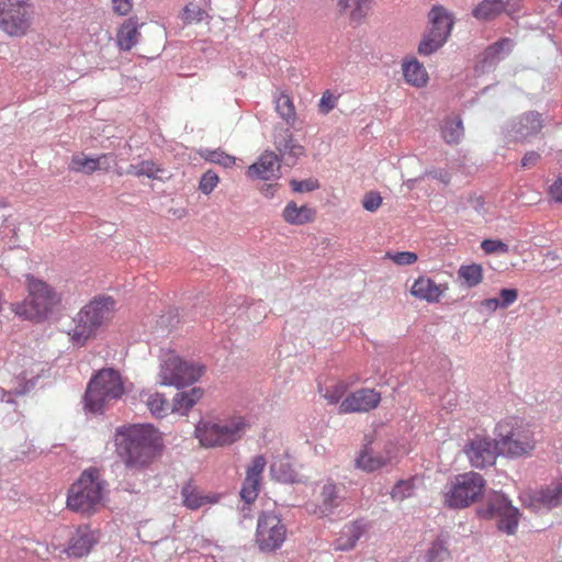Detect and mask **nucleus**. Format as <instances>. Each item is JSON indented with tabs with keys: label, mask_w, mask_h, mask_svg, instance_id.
<instances>
[{
	"label": "nucleus",
	"mask_w": 562,
	"mask_h": 562,
	"mask_svg": "<svg viewBox=\"0 0 562 562\" xmlns=\"http://www.w3.org/2000/svg\"><path fill=\"white\" fill-rule=\"evenodd\" d=\"M206 160L213 164H218L225 168H229L235 165V157L221 150L210 151L206 156Z\"/></svg>",
	"instance_id": "obj_48"
},
{
	"label": "nucleus",
	"mask_w": 562,
	"mask_h": 562,
	"mask_svg": "<svg viewBox=\"0 0 562 562\" xmlns=\"http://www.w3.org/2000/svg\"><path fill=\"white\" fill-rule=\"evenodd\" d=\"M519 499L525 507L533 512L558 507L562 504V481L552 483L546 488L524 492Z\"/></svg>",
	"instance_id": "obj_14"
},
{
	"label": "nucleus",
	"mask_w": 562,
	"mask_h": 562,
	"mask_svg": "<svg viewBox=\"0 0 562 562\" xmlns=\"http://www.w3.org/2000/svg\"><path fill=\"white\" fill-rule=\"evenodd\" d=\"M205 373V367L200 362L187 361L177 352H164L159 366V383L166 386L182 389L199 381Z\"/></svg>",
	"instance_id": "obj_8"
},
{
	"label": "nucleus",
	"mask_w": 562,
	"mask_h": 562,
	"mask_svg": "<svg viewBox=\"0 0 562 562\" xmlns=\"http://www.w3.org/2000/svg\"><path fill=\"white\" fill-rule=\"evenodd\" d=\"M249 429V419L234 413L223 418H202L195 426L194 436L203 448H226L240 441Z\"/></svg>",
	"instance_id": "obj_3"
},
{
	"label": "nucleus",
	"mask_w": 562,
	"mask_h": 562,
	"mask_svg": "<svg viewBox=\"0 0 562 562\" xmlns=\"http://www.w3.org/2000/svg\"><path fill=\"white\" fill-rule=\"evenodd\" d=\"M182 505L191 510H196L204 505L216 504L221 496L214 493H204L192 482H188L181 490Z\"/></svg>",
	"instance_id": "obj_21"
},
{
	"label": "nucleus",
	"mask_w": 562,
	"mask_h": 562,
	"mask_svg": "<svg viewBox=\"0 0 562 562\" xmlns=\"http://www.w3.org/2000/svg\"><path fill=\"white\" fill-rule=\"evenodd\" d=\"M477 513L484 519H495L499 531L508 536L517 532L520 513L504 494L491 493Z\"/></svg>",
	"instance_id": "obj_10"
},
{
	"label": "nucleus",
	"mask_w": 562,
	"mask_h": 562,
	"mask_svg": "<svg viewBox=\"0 0 562 562\" xmlns=\"http://www.w3.org/2000/svg\"><path fill=\"white\" fill-rule=\"evenodd\" d=\"M126 172L135 177L160 179L159 173L162 172V169L154 160H142L138 164L131 165Z\"/></svg>",
	"instance_id": "obj_37"
},
{
	"label": "nucleus",
	"mask_w": 562,
	"mask_h": 562,
	"mask_svg": "<svg viewBox=\"0 0 562 562\" xmlns=\"http://www.w3.org/2000/svg\"><path fill=\"white\" fill-rule=\"evenodd\" d=\"M116 302L112 296L98 295L85 304L72 318L74 326L67 334L74 345L85 346L109 325L115 313Z\"/></svg>",
	"instance_id": "obj_2"
},
{
	"label": "nucleus",
	"mask_w": 562,
	"mask_h": 562,
	"mask_svg": "<svg viewBox=\"0 0 562 562\" xmlns=\"http://www.w3.org/2000/svg\"><path fill=\"white\" fill-rule=\"evenodd\" d=\"M395 447L392 443L385 446L383 452L373 454L369 447H364L356 459V467L364 472H373L390 464L395 458Z\"/></svg>",
	"instance_id": "obj_18"
},
{
	"label": "nucleus",
	"mask_w": 562,
	"mask_h": 562,
	"mask_svg": "<svg viewBox=\"0 0 562 562\" xmlns=\"http://www.w3.org/2000/svg\"><path fill=\"white\" fill-rule=\"evenodd\" d=\"M548 194L551 200L562 203V176L558 177L549 187Z\"/></svg>",
	"instance_id": "obj_56"
},
{
	"label": "nucleus",
	"mask_w": 562,
	"mask_h": 562,
	"mask_svg": "<svg viewBox=\"0 0 562 562\" xmlns=\"http://www.w3.org/2000/svg\"><path fill=\"white\" fill-rule=\"evenodd\" d=\"M458 277L469 288H474L483 280V268L477 263L463 265L458 270Z\"/></svg>",
	"instance_id": "obj_38"
},
{
	"label": "nucleus",
	"mask_w": 562,
	"mask_h": 562,
	"mask_svg": "<svg viewBox=\"0 0 562 562\" xmlns=\"http://www.w3.org/2000/svg\"><path fill=\"white\" fill-rule=\"evenodd\" d=\"M115 445L126 469L142 471L162 452V434L151 424H133L116 429Z\"/></svg>",
	"instance_id": "obj_1"
},
{
	"label": "nucleus",
	"mask_w": 562,
	"mask_h": 562,
	"mask_svg": "<svg viewBox=\"0 0 562 562\" xmlns=\"http://www.w3.org/2000/svg\"><path fill=\"white\" fill-rule=\"evenodd\" d=\"M469 203L475 212L486 217L487 220L496 217V206L494 203L486 201L484 196L477 194L471 195Z\"/></svg>",
	"instance_id": "obj_40"
},
{
	"label": "nucleus",
	"mask_w": 562,
	"mask_h": 562,
	"mask_svg": "<svg viewBox=\"0 0 562 562\" xmlns=\"http://www.w3.org/2000/svg\"><path fill=\"white\" fill-rule=\"evenodd\" d=\"M267 465V460L263 456H256L252 458L250 464L247 468L246 471V477L261 482L262 472Z\"/></svg>",
	"instance_id": "obj_43"
},
{
	"label": "nucleus",
	"mask_w": 562,
	"mask_h": 562,
	"mask_svg": "<svg viewBox=\"0 0 562 562\" xmlns=\"http://www.w3.org/2000/svg\"><path fill=\"white\" fill-rule=\"evenodd\" d=\"M362 533L363 528L360 524L351 522L347 525L342 531V536L339 537L335 543V550L348 551L353 549Z\"/></svg>",
	"instance_id": "obj_34"
},
{
	"label": "nucleus",
	"mask_w": 562,
	"mask_h": 562,
	"mask_svg": "<svg viewBox=\"0 0 562 562\" xmlns=\"http://www.w3.org/2000/svg\"><path fill=\"white\" fill-rule=\"evenodd\" d=\"M260 482L245 477L240 491V497L247 503L251 504L256 501L259 493Z\"/></svg>",
	"instance_id": "obj_46"
},
{
	"label": "nucleus",
	"mask_w": 562,
	"mask_h": 562,
	"mask_svg": "<svg viewBox=\"0 0 562 562\" xmlns=\"http://www.w3.org/2000/svg\"><path fill=\"white\" fill-rule=\"evenodd\" d=\"M99 541V532L88 525L79 526L69 539L66 552L69 557L82 558L90 553Z\"/></svg>",
	"instance_id": "obj_17"
},
{
	"label": "nucleus",
	"mask_w": 562,
	"mask_h": 562,
	"mask_svg": "<svg viewBox=\"0 0 562 562\" xmlns=\"http://www.w3.org/2000/svg\"><path fill=\"white\" fill-rule=\"evenodd\" d=\"M464 453L474 468L482 469L492 465L497 454H501L497 438L492 439L488 436L475 435L465 445Z\"/></svg>",
	"instance_id": "obj_13"
},
{
	"label": "nucleus",
	"mask_w": 562,
	"mask_h": 562,
	"mask_svg": "<svg viewBox=\"0 0 562 562\" xmlns=\"http://www.w3.org/2000/svg\"><path fill=\"white\" fill-rule=\"evenodd\" d=\"M499 453L507 458H524L536 448L535 434L530 426L517 417H507L495 426Z\"/></svg>",
	"instance_id": "obj_7"
},
{
	"label": "nucleus",
	"mask_w": 562,
	"mask_h": 562,
	"mask_svg": "<svg viewBox=\"0 0 562 562\" xmlns=\"http://www.w3.org/2000/svg\"><path fill=\"white\" fill-rule=\"evenodd\" d=\"M274 145L280 155L284 158H293L295 160L305 155L304 146L294 139L289 130H285L283 134L274 137Z\"/></svg>",
	"instance_id": "obj_29"
},
{
	"label": "nucleus",
	"mask_w": 562,
	"mask_h": 562,
	"mask_svg": "<svg viewBox=\"0 0 562 562\" xmlns=\"http://www.w3.org/2000/svg\"><path fill=\"white\" fill-rule=\"evenodd\" d=\"M125 394L122 374L113 368H103L90 378L85 393V408L102 414Z\"/></svg>",
	"instance_id": "obj_5"
},
{
	"label": "nucleus",
	"mask_w": 562,
	"mask_h": 562,
	"mask_svg": "<svg viewBox=\"0 0 562 562\" xmlns=\"http://www.w3.org/2000/svg\"><path fill=\"white\" fill-rule=\"evenodd\" d=\"M204 395L202 387L194 386L188 391L175 394L171 403L172 414L187 416Z\"/></svg>",
	"instance_id": "obj_25"
},
{
	"label": "nucleus",
	"mask_w": 562,
	"mask_h": 562,
	"mask_svg": "<svg viewBox=\"0 0 562 562\" xmlns=\"http://www.w3.org/2000/svg\"><path fill=\"white\" fill-rule=\"evenodd\" d=\"M481 306L490 312L496 311L499 306V300L498 299H485L481 302Z\"/></svg>",
	"instance_id": "obj_59"
},
{
	"label": "nucleus",
	"mask_w": 562,
	"mask_h": 562,
	"mask_svg": "<svg viewBox=\"0 0 562 562\" xmlns=\"http://www.w3.org/2000/svg\"><path fill=\"white\" fill-rule=\"evenodd\" d=\"M464 134L462 120L459 115L445 119L441 126V136L449 145H457L460 143Z\"/></svg>",
	"instance_id": "obj_33"
},
{
	"label": "nucleus",
	"mask_w": 562,
	"mask_h": 562,
	"mask_svg": "<svg viewBox=\"0 0 562 562\" xmlns=\"http://www.w3.org/2000/svg\"><path fill=\"white\" fill-rule=\"evenodd\" d=\"M415 479L398 481L391 492V498L396 502H403L406 498L413 497L415 494Z\"/></svg>",
	"instance_id": "obj_41"
},
{
	"label": "nucleus",
	"mask_w": 562,
	"mask_h": 562,
	"mask_svg": "<svg viewBox=\"0 0 562 562\" xmlns=\"http://www.w3.org/2000/svg\"><path fill=\"white\" fill-rule=\"evenodd\" d=\"M481 248L485 254H507L509 251L508 245L497 239H484L481 243Z\"/></svg>",
	"instance_id": "obj_50"
},
{
	"label": "nucleus",
	"mask_w": 562,
	"mask_h": 562,
	"mask_svg": "<svg viewBox=\"0 0 562 562\" xmlns=\"http://www.w3.org/2000/svg\"><path fill=\"white\" fill-rule=\"evenodd\" d=\"M429 21L428 32L448 40L454 23L452 15L443 7L435 5L429 12Z\"/></svg>",
	"instance_id": "obj_26"
},
{
	"label": "nucleus",
	"mask_w": 562,
	"mask_h": 562,
	"mask_svg": "<svg viewBox=\"0 0 562 562\" xmlns=\"http://www.w3.org/2000/svg\"><path fill=\"white\" fill-rule=\"evenodd\" d=\"M513 47L514 41L512 38H501L499 41L486 47L483 53V63L492 65L504 59L507 55L510 54Z\"/></svg>",
	"instance_id": "obj_32"
},
{
	"label": "nucleus",
	"mask_w": 562,
	"mask_h": 562,
	"mask_svg": "<svg viewBox=\"0 0 562 562\" xmlns=\"http://www.w3.org/2000/svg\"><path fill=\"white\" fill-rule=\"evenodd\" d=\"M499 306L506 308L514 304L518 299V291L516 289H502L499 292Z\"/></svg>",
	"instance_id": "obj_54"
},
{
	"label": "nucleus",
	"mask_w": 562,
	"mask_h": 562,
	"mask_svg": "<svg viewBox=\"0 0 562 562\" xmlns=\"http://www.w3.org/2000/svg\"><path fill=\"white\" fill-rule=\"evenodd\" d=\"M286 539V527L281 518L272 513H262L257 522L256 543L261 551L279 549Z\"/></svg>",
	"instance_id": "obj_12"
},
{
	"label": "nucleus",
	"mask_w": 562,
	"mask_h": 562,
	"mask_svg": "<svg viewBox=\"0 0 562 562\" xmlns=\"http://www.w3.org/2000/svg\"><path fill=\"white\" fill-rule=\"evenodd\" d=\"M426 175L436 180H439L440 182H442L445 184H448L451 181V175L449 173L448 170H445V169L427 170Z\"/></svg>",
	"instance_id": "obj_57"
},
{
	"label": "nucleus",
	"mask_w": 562,
	"mask_h": 562,
	"mask_svg": "<svg viewBox=\"0 0 562 562\" xmlns=\"http://www.w3.org/2000/svg\"><path fill=\"white\" fill-rule=\"evenodd\" d=\"M316 211L307 205L299 206L295 202H289L282 212L284 222L291 225H304L314 221Z\"/></svg>",
	"instance_id": "obj_28"
},
{
	"label": "nucleus",
	"mask_w": 562,
	"mask_h": 562,
	"mask_svg": "<svg viewBox=\"0 0 562 562\" xmlns=\"http://www.w3.org/2000/svg\"><path fill=\"white\" fill-rule=\"evenodd\" d=\"M386 257L398 266H411L418 259L417 255L412 251L387 252Z\"/></svg>",
	"instance_id": "obj_47"
},
{
	"label": "nucleus",
	"mask_w": 562,
	"mask_h": 562,
	"mask_svg": "<svg viewBox=\"0 0 562 562\" xmlns=\"http://www.w3.org/2000/svg\"><path fill=\"white\" fill-rule=\"evenodd\" d=\"M402 72L405 82L412 87L424 88L428 85L429 75L425 66L415 57L403 59Z\"/></svg>",
	"instance_id": "obj_24"
},
{
	"label": "nucleus",
	"mask_w": 562,
	"mask_h": 562,
	"mask_svg": "<svg viewBox=\"0 0 562 562\" xmlns=\"http://www.w3.org/2000/svg\"><path fill=\"white\" fill-rule=\"evenodd\" d=\"M450 558V551L448 550L447 542L437 538L430 546L427 552L426 562H443Z\"/></svg>",
	"instance_id": "obj_42"
},
{
	"label": "nucleus",
	"mask_w": 562,
	"mask_h": 562,
	"mask_svg": "<svg viewBox=\"0 0 562 562\" xmlns=\"http://www.w3.org/2000/svg\"><path fill=\"white\" fill-rule=\"evenodd\" d=\"M139 398L154 417L164 418L172 413L171 404L162 393L142 391Z\"/></svg>",
	"instance_id": "obj_27"
},
{
	"label": "nucleus",
	"mask_w": 562,
	"mask_h": 562,
	"mask_svg": "<svg viewBox=\"0 0 562 562\" xmlns=\"http://www.w3.org/2000/svg\"><path fill=\"white\" fill-rule=\"evenodd\" d=\"M113 11L119 15H127L133 9V0H111Z\"/></svg>",
	"instance_id": "obj_55"
},
{
	"label": "nucleus",
	"mask_w": 562,
	"mask_h": 562,
	"mask_svg": "<svg viewBox=\"0 0 562 562\" xmlns=\"http://www.w3.org/2000/svg\"><path fill=\"white\" fill-rule=\"evenodd\" d=\"M382 205V196L379 192H367L362 200V206L369 212H375Z\"/></svg>",
	"instance_id": "obj_52"
},
{
	"label": "nucleus",
	"mask_w": 562,
	"mask_h": 562,
	"mask_svg": "<svg viewBox=\"0 0 562 562\" xmlns=\"http://www.w3.org/2000/svg\"><path fill=\"white\" fill-rule=\"evenodd\" d=\"M381 394L374 389L362 387L349 393L339 405V414L368 413L379 406Z\"/></svg>",
	"instance_id": "obj_15"
},
{
	"label": "nucleus",
	"mask_w": 562,
	"mask_h": 562,
	"mask_svg": "<svg viewBox=\"0 0 562 562\" xmlns=\"http://www.w3.org/2000/svg\"><path fill=\"white\" fill-rule=\"evenodd\" d=\"M542 128V121L538 113L529 112L524 114L517 124L514 125L517 140H526L528 137L536 135Z\"/></svg>",
	"instance_id": "obj_30"
},
{
	"label": "nucleus",
	"mask_w": 562,
	"mask_h": 562,
	"mask_svg": "<svg viewBox=\"0 0 562 562\" xmlns=\"http://www.w3.org/2000/svg\"><path fill=\"white\" fill-rule=\"evenodd\" d=\"M220 183V177L212 170L204 172L199 182V190L209 195Z\"/></svg>",
	"instance_id": "obj_45"
},
{
	"label": "nucleus",
	"mask_w": 562,
	"mask_h": 562,
	"mask_svg": "<svg viewBox=\"0 0 562 562\" xmlns=\"http://www.w3.org/2000/svg\"><path fill=\"white\" fill-rule=\"evenodd\" d=\"M540 160V154L531 150L527 151L525 156L521 159V167L522 168H532L535 167Z\"/></svg>",
	"instance_id": "obj_58"
},
{
	"label": "nucleus",
	"mask_w": 562,
	"mask_h": 562,
	"mask_svg": "<svg viewBox=\"0 0 562 562\" xmlns=\"http://www.w3.org/2000/svg\"><path fill=\"white\" fill-rule=\"evenodd\" d=\"M338 97L333 94L329 90L323 92L322 98L318 103L319 112L323 114H328L331 110H334L337 105Z\"/></svg>",
	"instance_id": "obj_51"
},
{
	"label": "nucleus",
	"mask_w": 562,
	"mask_h": 562,
	"mask_svg": "<svg viewBox=\"0 0 562 562\" xmlns=\"http://www.w3.org/2000/svg\"><path fill=\"white\" fill-rule=\"evenodd\" d=\"M348 385L344 381H338L327 387L323 394L328 404H337L347 391Z\"/></svg>",
	"instance_id": "obj_44"
},
{
	"label": "nucleus",
	"mask_w": 562,
	"mask_h": 562,
	"mask_svg": "<svg viewBox=\"0 0 562 562\" xmlns=\"http://www.w3.org/2000/svg\"><path fill=\"white\" fill-rule=\"evenodd\" d=\"M372 0H338L342 12L349 15L353 23H361L371 10Z\"/></svg>",
	"instance_id": "obj_31"
},
{
	"label": "nucleus",
	"mask_w": 562,
	"mask_h": 562,
	"mask_svg": "<svg viewBox=\"0 0 562 562\" xmlns=\"http://www.w3.org/2000/svg\"><path fill=\"white\" fill-rule=\"evenodd\" d=\"M321 498H322V503L318 507L319 514L322 516H327L338 505L337 486L331 482L324 484V486L322 487V492H321Z\"/></svg>",
	"instance_id": "obj_36"
},
{
	"label": "nucleus",
	"mask_w": 562,
	"mask_h": 562,
	"mask_svg": "<svg viewBox=\"0 0 562 562\" xmlns=\"http://www.w3.org/2000/svg\"><path fill=\"white\" fill-rule=\"evenodd\" d=\"M290 184H291L293 191L300 192V193L310 192V191H313L318 188L317 180H313V179H307V180H302V181L291 180Z\"/></svg>",
	"instance_id": "obj_53"
},
{
	"label": "nucleus",
	"mask_w": 562,
	"mask_h": 562,
	"mask_svg": "<svg viewBox=\"0 0 562 562\" xmlns=\"http://www.w3.org/2000/svg\"><path fill=\"white\" fill-rule=\"evenodd\" d=\"M486 482L477 472L458 474L442 493L443 505L452 509H463L476 503L483 495Z\"/></svg>",
	"instance_id": "obj_9"
},
{
	"label": "nucleus",
	"mask_w": 562,
	"mask_h": 562,
	"mask_svg": "<svg viewBox=\"0 0 562 562\" xmlns=\"http://www.w3.org/2000/svg\"><path fill=\"white\" fill-rule=\"evenodd\" d=\"M447 290V283H436L431 278L420 276L412 284L411 294L427 303H438Z\"/></svg>",
	"instance_id": "obj_19"
},
{
	"label": "nucleus",
	"mask_w": 562,
	"mask_h": 562,
	"mask_svg": "<svg viewBox=\"0 0 562 562\" xmlns=\"http://www.w3.org/2000/svg\"><path fill=\"white\" fill-rule=\"evenodd\" d=\"M446 42L447 38L442 35H434L427 32L422 38L417 52L422 56H429L438 50Z\"/></svg>",
	"instance_id": "obj_39"
},
{
	"label": "nucleus",
	"mask_w": 562,
	"mask_h": 562,
	"mask_svg": "<svg viewBox=\"0 0 562 562\" xmlns=\"http://www.w3.org/2000/svg\"><path fill=\"white\" fill-rule=\"evenodd\" d=\"M27 296L12 303L11 311L20 318L32 323H43L61 303V294L42 279L29 273L25 276Z\"/></svg>",
	"instance_id": "obj_4"
},
{
	"label": "nucleus",
	"mask_w": 562,
	"mask_h": 562,
	"mask_svg": "<svg viewBox=\"0 0 562 562\" xmlns=\"http://www.w3.org/2000/svg\"><path fill=\"white\" fill-rule=\"evenodd\" d=\"M278 183H269L261 187L260 191L265 196L272 198L277 191Z\"/></svg>",
	"instance_id": "obj_60"
},
{
	"label": "nucleus",
	"mask_w": 562,
	"mask_h": 562,
	"mask_svg": "<svg viewBox=\"0 0 562 562\" xmlns=\"http://www.w3.org/2000/svg\"><path fill=\"white\" fill-rule=\"evenodd\" d=\"M517 10L515 0H482L472 11L475 19L482 21L494 20L503 12L512 14Z\"/></svg>",
	"instance_id": "obj_20"
},
{
	"label": "nucleus",
	"mask_w": 562,
	"mask_h": 562,
	"mask_svg": "<svg viewBox=\"0 0 562 562\" xmlns=\"http://www.w3.org/2000/svg\"><path fill=\"white\" fill-rule=\"evenodd\" d=\"M106 482L95 468L85 470L71 484L67 495V507L76 513L92 515L104 504Z\"/></svg>",
	"instance_id": "obj_6"
},
{
	"label": "nucleus",
	"mask_w": 562,
	"mask_h": 562,
	"mask_svg": "<svg viewBox=\"0 0 562 562\" xmlns=\"http://www.w3.org/2000/svg\"><path fill=\"white\" fill-rule=\"evenodd\" d=\"M281 162L279 156L270 150L262 153L256 162L246 171L248 178L254 180H273L279 178Z\"/></svg>",
	"instance_id": "obj_16"
},
{
	"label": "nucleus",
	"mask_w": 562,
	"mask_h": 562,
	"mask_svg": "<svg viewBox=\"0 0 562 562\" xmlns=\"http://www.w3.org/2000/svg\"><path fill=\"white\" fill-rule=\"evenodd\" d=\"M205 11L194 3H189L183 9V21L186 23H193L202 21Z\"/></svg>",
	"instance_id": "obj_49"
},
{
	"label": "nucleus",
	"mask_w": 562,
	"mask_h": 562,
	"mask_svg": "<svg viewBox=\"0 0 562 562\" xmlns=\"http://www.w3.org/2000/svg\"><path fill=\"white\" fill-rule=\"evenodd\" d=\"M276 111L286 124L293 125L296 121V110L292 98L288 93H280L276 100Z\"/></svg>",
	"instance_id": "obj_35"
},
{
	"label": "nucleus",
	"mask_w": 562,
	"mask_h": 562,
	"mask_svg": "<svg viewBox=\"0 0 562 562\" xmlns=\"http://www.w3.org/2000/svg\"><path fill=\"white\" fill-rule=\"evenodd\" d=\"M31 19V0H0V30L9 36L25 35Z\"/></svg>",
	"instance_id": "obj_11"
},
{
	"label": "nucleus",
	"mask_w": 562,
	"mask_h": 562,
	"mask_svg": "<svg viewBox=\"0 0 562 562\" xmlns=\"http://www.w3.org/2000/svg\"><path fill=\"white\" fill-rule=\"evenodd\" d=\"M143 24L135 16L126 19L117 29L116 45L121 50L130 52L139 41V27Z\"/></svg>",
	"instance_id": "obj_22"
},
{
	"label": "nucleus",
	"mask_w": 562,
	"mask_h": 562,
	"mask_svg": "<svg viewBox=\"0 0 562 562\" xmlns=\"http://www.w3.org/2000/svg\"><path fill=\"white\" fill-rule=\"evenodd\" d=\"M111 157V154H102L97 158L87 157L85 154H77L71 158L69 170L86 175H91L100 169L108 171L110 165L106 164V160Z\"/></svg>",
	"instance_id": "obj_23"
}]
</instances>
